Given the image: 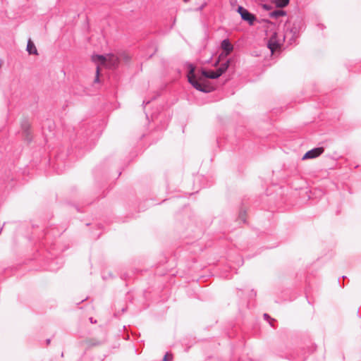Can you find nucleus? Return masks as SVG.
Segmentation results:
<instances>
[{
    "mask_svg": "<svg viewBox=\"0 0 361 361\" xmlns=\"http://www.w3.org/2000/svg\"><path fill=\"white\" fill-rule=\"evenodd\" d=\"M172 359H173L172 355L166 353L163 357V361H171Z\"/></svg>",
    "mask_w": 361,
    "mask_h": 361,
    "instance_id": "13",
    "label": "nucleus"
},
{
    "mask_svg": "<svg viewBox=\"0 0 361 361\" xmlns=\"http://www.w3.org/2000/svg\"><path fill=\"white\" fill-rule=\"evenodd\" d=\"M286 15V12L281 9H276L269 13V16L273 18H278Z\"/></svg>",
    "mask_w": 361,
    "mask_h": 361,
    "instance_id": "10",
    "label": "nucleus"
},
{
    "mask_svg": "<svg viewBox=\"0 0 361 361\" xmlns=\"http://www.w3.org/2000/svg\"><path fill=\"white\" fill-rule=\"evenodd\" d=\"M230 63L231 60L228 59L226 62L222 63L221 66L216 70V72L218 73V74H220V76L227 71V69L229 67Z\"/></svg>",
    "mask_w": 361,
    "mask_h": 361,
    "instance_id": "8",
    "label": "nucleus"
},
{
    "mask_svg": "<svg viewBox=\"0 0 361 361\" xmlns=\"http://www.w3.org/2000/svg\"><path fill=\"white\" fill-rule=\"evenodd\" d=\"M187 70H188V82L192 85L193 87H195L197 90L204 92V93H209L212 92L214 88L212 85L209 84L208 81H207L206 78L209 79H217L220 77V74H218V73L216 71H207L206 70L202 69L201 71V74L204 79L202 78H197L195 75V66L190 63H188L185 65Z\"/></svg>",
    "mask_w": 361,
    "mask_h": 361,
    "instance_id": "1",
    "label": "nucleus"
},
{
    "mask_svg": "<svg viewBox=\"0 0 361 361\" xmlns=\"http://www.w3.org/2000/svg\"><path fill=\"white\" fill-rule=\"evenodd\" d=\"M21 128H22V130L24 131V133H26L27 135H28V130L30 129V123H28V121L27 120H24L21 123Z\"/></svg>",
    "mask_w": 361,
    "mask_h": 361,
    "instance_id": "12",
    "label": "nucleus"
},
{
    "mask_svg": "<svg viewBox=\"0 0 361 361\" xmlns=\"http://www.w3.org/2000/svg\"><path fill=\"white\" fill-rule=\"evenodd\" d=\"M94 82H99V66L97 67L96 70V77L94 80Z\"/></svg>",
    "mask_w": 361,
    "mask_h": 361,
    "instance_id": "15",
    "label": "nucleus"
},
{
    "mask_svg": "<svg viewBox=\"0 0 361 361\" xmlns=\"http://www.w3.org/2000/svg\"><path fill=\"white\" fill-rule=\"evenodd\" d=\"M239 220L243 223L245 222V212H240V213L239 214Z\"/></svg>",
    "mask_w": 361,
    "mask_h": 361,
    "instance_id": "14",
    "label": "nucleus"
},
{
    "mask_svg": "<svg viewBox=\"0 0 361 361\" xmlns=\"http://www.w3.org/2000/svg\"><path fill=\"white\" fill-rule=\"evenodd\" d=\"M264 319H265L266 320H269V319H271L270 316H269L268 314H267V313L264 314Z\"/></svg>",
    "mask_w": 361,
    "mask_h": 361,
    "instance_id": "17",
    "label": "nucleus"
},
{
    "mask_svg": "<svg viewBox=\"0 0 361 361\" xmlns=\"http://www.w3.org/2000/svg\"><path fill=\"white\" fill-rule=\"evenodd\" d=\"M269 324L271 326H274L273 324L271 322H269Z\"/></svg>",
    "mask_w": 361,
    "mask_h": 361,
    "instance_id": "23",
    "label": "nucleus"
},
{
    "mask_svg": "<svg viewBox=\"0 0 361 361\" xmlns=\"http://www.w3.org/2000/svg\"><path fill=\"white\" fill-rule=\"evenodd\" d=\"M92 59L94 61H99L101 64L106 65L111 68H115L119 63V59L117 56L111 54L107 57L103 55H94L92 56Z\"/></svg>",
    "mask_w": 361,
    "mask_h": 361,
    "instance_id": "3",
    "label": "nucleus"
},
{
    "mask_svg": "<svg viewBox=\"0 0 361 361\" xmlns=\"http://www.w3.org/2000/svg\"><path fill=\"white\" fill-rule=\"evenodd\" d=\"M324 152V149L322 147H318L313 148L309 151H307L302 157V159H315L320 156Z\"/></svg>",
    "mask_w": 361,
    "mask_h": 361,
    "instance_id": "5",
    "label": "nucleus"
},
{
    "mask_svg": "<svg viewBox=\"0 0 361 361\" xmlns=\"http://www.w3.org/2000/svg\"><path fill=\"white\" fill-rule=\"evenodd\" d=\"M274 1L278 7L283 8L289 4L290 0H274Z\"/></svg>",
    "mask_w": 361,
    "mask_h": 361,
    "instance_id": "11",
    "label": "nucleus"
},
{
    "mask_svg": "<svg viewBox=\"0 0 361 361\" xmlns=\"http://www.w3.org/2000/svg\"><path fill=\"white\" fill-rule=\"evenodd\" d=\"M264 8L265 9H267V10H269V6L268 5H267V4H264Z\"/></svg>",
    "mask_w": 361,
    "mask_h": 361,
    "instance_id": "18",
    "label": "nucleus"
},
{
    "mask_svg": "<svg viewBox=\"0 0 361 361\" xmlns=\"http://www.w3.org/2000/svg\"><path fill=\"white\" fill-rule=\"evenodd\" d=\"M237 12L240 15L241 18L247 21L250 25H253L256 20V17L252 13H250L246 8L242 6H238Z\"/></svg>",
    "mask_w": 361,
    "mask_h": 361,
    "instance_id": "4",
    "label": "nucleus"
},
{
    "mask_svg": "<svg viewBox=\"0 0 361 361\" xmlns=\"http://www.w3.org/2000/svg\"><path fill=\"white\" fill-rule=\"evenodd\" d=\"M267 47L269 49L271 53H274V51L279 49L281 47V43L277 39V34L274 32L267 43Z\"/></svg>",
    "mask_w": 361,
    "mask_h": 361,
    "instance_id": "6",
    "label": "nucleus"
},
{
    "mask_svg": "<svg viewBox=\"0 0 361 361\" xmlns=\"http://www.w3.org/2000/svg\"><path fill=\"white\" fill-rule=\"evenodd\" d=\"M47 343L48 344H49V343H50V339H47Z\"/></svg>",
    "mask_w": 361,
    "mask_h": 361,
    "instance_id": "22",
    "label": "nucleus"
},
{
    "mask_svg": "<svg viewBox=\"0 0 361 361\" xmlns=\"http://www.w3.org/2000/svg\"><path fill=\"white\" fill-rule=\"evenodd\" d=\"M111 277H112V274L110 272H108L107 274L106 272H104L102 274V279L104 280H107L108 279L111 278Z\"/></svg>",
    "mask_w": 361,
    "mask_h": 361,
    "instance_id": "16",
    "label": "nucleus"
},
{
    "mask_svg": "<svg viewBox=\"0 0 361 361\" xmlns=\"http://www.w3.org/2000/svg\"><path fill=\"white\" fill-rule=\"evenodd\" d=\"M221 47L223 51L225 52L226 56L230 54V53L233 51V47L230 42L228 39H225L221 42Z\"/></svg>",
    "mask_w": 361,
    "mask_h": 361,
    "instance_id": "7",
    "label": "nucleus"
},
{
    "mask_svg": "<svg viewBox=\"0 0 361 361\" xmlns=\"http://www.w3.org/2000/svg\"><path fill=\"white\" fill-rule=\"evenodd\" d=\"M219 60H217V61L215 62V63H214V66H218V64H219Z\"/></svg>",
    "mask_w": 361,
    "mask_h": 361,
    "instance_id": "19",
    "label": "nucleus"
},
{
    "mask_svg": "<svg viewBox=\"0 0 361 361\" xmlns=\"http://www.w3.org/2000/svg\"><path fill=\"white\" fill-rule=\"evenodd\" d=\"M149 103V101H147V102L144 101V102H143V105H147V104H148Z\"/></svg>",
    "mask_w": 361,
    "mask_h": 361,
    "instance_id": "20",
    "label": "nucleus"
},
{
    "mask_svg": "<svg viewBox=\"0 0 361 361\" xmlns=\"http://www.w3.org/2000/svg\"><path fill=\"white\" fill-rule=\"evenodd\" d=\"M302 26V20L298 17L293 23L287 21L284 25L283 39H288L290 43L295 42V39L299 36Z\"/></svg>",
    "mask_w": 361,
    "mask_h": 361,
    "instance_id": "2",
    "label": "nucleus"
},
{
    "mask_svg": "<svg viewBox=\"0 0 361 361\" xmlns=\"http://www.w3.org/2000/svg\"><path fill=\"white\" fill-rule=\"evenodd\" d=\"M90 322H91V323H95V322H96V321L93 322V319H92V317H91V318H90Z\"/></svg>",
    "mask_w": 361,
    "mask_h": 361,
    "instance_id": "21",
    "label": "nucleus"
},
{
    "mask_svg": "<svg viewBox=\"0 0 361 361\" xmlns=\"http://www.w3.org/2000/svg\"><path fill=\"white\" fill-rule=\"evenodd\" d=\"M27 51L29 54H37V50L35 44L29 39L27 44Z\"/></svg>",
    "mask_w": 361,
    "mask_h": 361,
    "instance_id": "9",
    "label": "nucleus"
}]
</instances>
